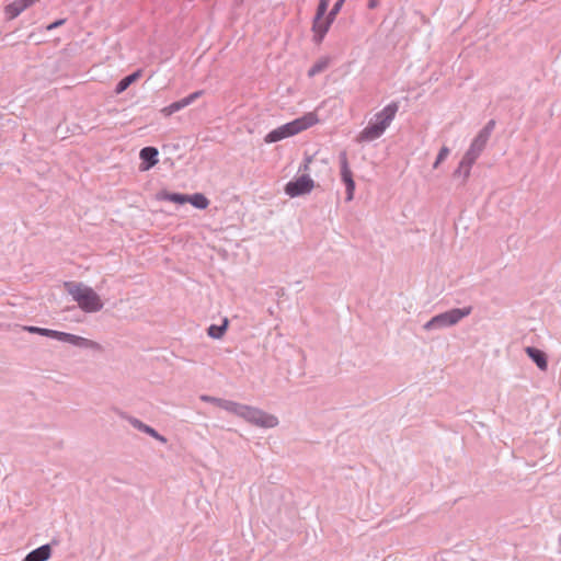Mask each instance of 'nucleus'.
<instances>
[{
    "label": "nucleus",
    "instance_id": "nucleus-10",
    "mask_svg": "<svg viewBox=\"0 0 561 561\" xmlns=\"http://www.w3.org/2000/svg\"><path fill=\"white\" fill-rule=\"evenodd\" d=\"M158 150L153 147H146L144 148L139 156H140V159H141V164H140V170L141 171H147L149 170L150 168H152L154 164L158 163Z\"/></svg>",
    "mask_w": 561,
    "mask_h": 561
},
{
    "label": "nucleus",
    "instance_id": "nucleus-12",
    "mask_svg": "<svg viewBox=\"0 0 561 561\" xmlns=\"http://www.w3.org/2000/svg\"><path fill=\"white\" fill-rule=\"evenodd\" d=\"M202 93H203L202 91H196L180 101L173 102L169 106L164 107L163 112L167 115H171V114L182 110L183 107L190 105L191 103H193Z\"/></svg>",
    "mask_w": 561,
    "mask_h": 561
},
{
    "label": "nucleus",
    "instance_id": "nucleus-21",
    "mask_svg": "<svg viewBox=\"0 0 561 561\" xmlns=\"http://www.w3.org/2000/svg\"><path fill=\"white\" fill-rule=\"evenodd\" d=\"M228 328V319H224L221 325H210L207 330V333L213 339H220L224 336Z\"/></svg>",
    "mask_w": 561,
    "mask_h": 561
},
{
    "label": "nucleus",
    "instance_id": "nucleus-1",
    "mask_svg": "<svg viewBox=\"0 0 561 561\" xmlns=\"http://www.w3.org/2000/svg\"><path fill=\"white\" fill-rule=\"evenodd\" d=\"M319 122V118L316 112H309L289 122L284 124L274 130L270 131L264 140H283L284 138L291 137L297 135L298 133L316 125Z\"/></svg>",
    "mask_w": 561,
    "mask_h": 561
},
{
    "label": "nucleus",
    "instance_id": "nucleus-31",
    "mask_svg": "<svg viewBox=\"0 0 561 561\" xmlns=\"http://www.w3.org/2000/svg\"><path fill=\"white\" fill-rule=\"evenodd\" d=\"M368 8L369 9H375L379 5V0H368Z\"/></svg>",
    "mask_w": 561,
    "mask_h": 561
},
{
    "label": "nucleus",
    "instance_id": "nucleus-32",
    "mask_svg": "<svg viewBox=\"0 0 561 561\" xmlns=\"http://www.w3.org/2000/svg\"><path fill=\"white\" fill-rule=\"evenodd\" d=\"M133 424H134L136 427H138L139 430H140V426H141V425H145L144 423H141V422L137 421V420H136V421H134V422H133Z\"/></svg>",
    "mask_w": 561,
    "mask_h": 561
},
{
    "label": "nucleus",
    "instance_id": "nucleus-23",
    "mask_svg": "<svg viewBox=\"0 0 561 561\" xmlns=\"http://www.w3.org/2000/svg\"><path fill=\"white\" fill-rule=\"evenodd\" d=\"M329 67V59L328 58H322L320 60H318L309 70H308V76L309 77H314L316 75L324 71L327 68Z\"/></svg>",
    "mask_w": 561,
    "mask_h": 561
},
{
    "label": "nucleus",
    "instance_id": "nucleus-6",
    "mask_svg": "<svg viewBox=\"0 0 561 561\" xmlns=\"http://www.w3.org/2000/svg\"><path fill=\"white\" fill-rule=\"evenodd\" d=\"M157 198L160 201H169L176 204L190 203L192 206L198 209H206L209 206V199L202 193L184 195L179 193H169L167 191H161L158 193Z\"/></svg>",
    "mask_w": 561,
    "mask_h": 561
},
{
    "label": "nucleus",
    "instance_id": "nucleus-17",
    "mask_svg": "<svg viewBox=\"0 0 561 561\" xmlns=\"http://www.w3.org/2000/svg\"><path fill=\"white\" fill-rule=\"evenodd\" d=\"M142 75L141 70H137L125 78H123L115 88V93L121 94L124 92L130 84L136 82Z\"/></svg>",
    "mask_w": 561,
    "mask_h": 561
},
{
    "label": "nucleus",
    "instance_id": "nucleus-7",
    "mask_svg": "<svg viewBox=\"0 0 561 561\" xmlns=\"http://www.w3.org/2000/svg\"><path fill=\"white\" fill-rule=\"evenodd\" d=\"M471 312V307L462 309H451L444 313L437 314L432 318L425 325L424 329L431 330L433 328H444L454 325L459 322L462 318L467 317Z\"/></svg>",
    "mask_w": 561,
    "mask_h": 561
},
{
    "label": "nucleus",
    "instance_id": "nucleus-5",
    "mask_svg": "<svg viewBox=\"0 0 561 561\" xmlns=\"http://www.w3.org/2000/svg\"><path fill=\"white\" fill-rule=\"evenodd\" d=\"M236 415L244 419L245 421L253 423L257 426L263 427H274L277 425V417L271 414H267L259 409L240 404L236 411Z\"/></svg>",
    "mask_w": 561,
    "mask_h": 561
},
{
    "label": "nucleus",
    "instance_id": "nucleus-8",
    "mask_svg": "<svg viewBox=\"0 0 561 561\" xmlns=\"http://www.w3.org/2000/svg\"><path fill=\"white\" fill-rule=\"evenodd\" d=\"M313 188V181L306 175H302L295 181H290L286 184L285 192L290 197L307 194Z\"/></svg>",
    "mask_w": 561,
    "mask_h": 561
},
{
    "label": "nucleus",
    "instance_id": "nucleus-9",
    "mask_svg": "<svg viewBox=\"0 0 561 561\" xmlns=\"http://www.w3.org/2000/svg\"><path fill=\"white\" fill-rule=\"evenodd\" d=\"M341 175L342 180L346 185V199L352 201L354 197V191H355V183L353 180L352 171L350 170L347 165V160L345 157L341 159Z\"/></svg>",
    "mask_w": 561,
    "mask_h": 561
},
{
    "label": "nucleus",
    "instance_id": "nucleus-20",
    "mask_svg": "<svg viewBox=\"0 0 561 561\" xmlns=\"http://www.w3.org/2000/svg\"><path fill=\"white\" fill-rule=\"evenodd\" d=\"M69 343L77 345V346H84V347H91V348H96V350L100 348V345L96 342L78 336V335H73V334H70Z\"/></svg>",
    "mask_w": 561,
    "mask_h": 561
},
{
    "label": "nucleus",
    "instance_id": "nucleus-28",
    "mask_svg": "<svg viewBox=\"0 0 561 561\" xmlns=\"http://www.w3.org/2000/svg\"><path fill=\"white\" fill-rule=\"evenodd\" d=\"M25 330H27L31 333H37V334L45 335V336H49V333L51 331L49 329H43V328H37V327H26Z\"/></svg>",
    "mask_w": 561,
    "mask_h": 561
},
{
    "label": "nucleus",
    "instance_id": "nucleus-13",
    "mask_svg": "<svg viewBox=\"0 0 561 561\" xmlns=\"http://www.w3.org/2000/svg\"><path fill=\"white\" fill-rule=\"evenodd\" d=\"M332 22L333 21H330L327 16L321 20L313 19L312 30L314 32V41L317 43H320L323 39Z\"/></svg>",
    "mask_w": 561,
    "mask_h": 561
},
{
    "label": "nucleus",
    "instance_id": "nucleus-19",
    "mask_svg": "<svg viewBox=\"0 0 561 561\" xmlns=\"http://www.w3.org/2000/svg\"><path fill=\"white\" fill-rule=\"evenodd\" d=\"M470 168L467 164V161H460L458 168L454 172V178L458 179L461 184L466 183L470 175Z\"/></svg>",
    "mask_w": 561,
    "mask_h": 561
},
{
    "label": "nucleus",
    "instance_id": "nucleus-30",
    "mask_svg": "<svg viewBox=\"0 0 561 561\" xmlns=\"http://www.w3.org/2000/svg\"><path fill=\"white\" fill-rule=\"evenodd\" d=\"M65 23V20H58V21H55L54 23L47 25V30L50 31V30H54L60 25H62Z\"/></svg>",
    "mask_w": 561,
    "mask_h": 561
},
{
    "label": "nucleus",
    "instance_id": "nucleus-4",
    "mask_svg": "<svg viewBox=\"0 0 561 561\" xmlns=\"http://www.w3.org/2000/svg\"><path fill=\"white\" fill-rule=\"evenodd\" d=\"M236 415L244 419L245 421L253 423L257 426L263 427H274L277 425V417L271 414H267L259 409L240 404L236 411Z\"/></svg>",
    "mask_w": 561,
    "mask_h": 561
},
{
    "label": "nucleus",
    "instance_id": "nucleus-25",
    "mask_svg": "<svg viewBox=\"0 0 561 561\" xmlns=\"http://www.w3.org/2000/svg\"><path fill=\"white\" fill-rule=\"evenodd\" d=\"M140 431L149 434L150 436H152L153 438H156L157 440H159L161 443L167 442V439L163 436L159 435L152 427H150L148 425H141Z\"/></svg>",
    "mask_w": 561,
    "mask_h": 561
},
{
    "label": "nucleus",
    "instance_id": "nucleus-22",
    "mask_svg": "<svg viewBox=\"0 0 561 561\" xmlns=\"http://www.w3.org/2000/svg\"><path fill=\"white\" fill-rule=\"evenodd\" d=\"M494 127L495 121H489L488 124L480 130V133L476 136L473 140H488L491 137Z\"/></svg>",
    "mask_w": 561,
    "mask_h": 561
},
{
    "label": "nucleus",
    "instance_id": "nucleus-27",
    "mask_svg": "<svg viewBox=\"0 0 561 561\" xmlns=\"http://www.w3.org/2000/svg\"><path fill=\"white\" fill-rule=\"evenodd\" d=\"M49 337H54L69 343L70 333L51 330L49 333Z\"/></svg>",
    "mask_w": 561,
    "mask_h": 561
},
{
    "label": "nucleus",
    "instance_id": "nucleus-16",
    "mask_svg": "<svg viewBox=\"0 0 561 561\" xmlns=\"http://www.w3.org/2000/svg\"><path fill=\"white\" fill-rule=\"evenodd\" d=\"M201 399L203 401L214 403L217 407H219L230 413H233V414H236V411L239 405V403H237V402L227 401V400H222V399H218V398H214V397H209V396H202Z\"/></svg>",
    "mask_w": 561,
    "mask_h": 561
},
{
    "label": "nucleus",
    "instance_id": "nucleus-18",
    "mask_svg": "<svg viewBox=\"0 0 561 561\" xmlns=\"http://www.w3.org/2000/svg\"><path fill=\"white\" fill-rule=\"evenodd\" d=\"M481 142H473L470 149L466 152L461 161H467L468 167L471 169V165L474 163L476 159L480 156L482 151Z\"/></svg>",
    "mask_w": 561,
    "mask_h": 561
},
{
    "label": "nucleus",
    "instance_id": "nucleus-29",
    "mask_svg": "<svg viewBox=\"0 0 561 561\" xmlns=\"http://www.w3.org/2000/svg\"><path fill=\"white\" fill-rule=\"evenodd\" d=\"M449 150L446 147H443L437 156V159L434 163V168H437L438 164L448 156Z\"/></svg>",
    "mask_w": 561,
    "mask_h": 561
},
{
    "label": "nucleus",
    "instance_id": "nucleus-26",
    "mask_svg": "<svg viewBox=\"0 0 561 561\" xmlns=\"http://www.w3.org/2000/svg\"><path fill=\"white\" fill-rule=\"evenodd\" d=\"M345 0H337L334 5L332 7L331 11L328 13L327 18L330 19V21H334L335 16L339 14L342 5L344 4Z\"/></svg>",
    "mask_w": 561,
    "mask_h": 561
},
{
    "label": "nucleus",
    "instance_id": "nucleus-11",
    "mask_svg": "<svg viewBox=\"0 0 561 561\" xmlns=\"http://www.w3.org/2000/svg\"><path fill=\"white\" fill-rule=\"evenodd\" d=\"M37 0H15L5 7V14L9 20L15 19L25 9L33 5Z\"/></svg>",
    "mask_w": 561,
    "mask_h": 561
},
{
    "label": "nucleus",
    "instance_id": "nucleus-14",
    "mask_svg": "<svg viewBox=\"0 0 561 561\" xmlns=\"http://www.w3.org/2000/svg\"><path fill=\"white\" fill-rule=\"evenodd\" d=\"M525 352L536 363L539 369L546 370L548 368L547 356L542 351L528 346Z\"/></svg>",
    "mask_w": 561,
    "mask_h": 561
},
{
    "label": "nucleus",
    "instance_id": "nucleus-3",
    "mask_svg": "<svg viewBox=\"0 0 561 561\" xmlns=\"http://www.w3.org/2000/svg\"><path fill=\"white\" fill-rule=\"evenodd\" d=\"M398 103L392 102L388 104L381 112L375 115V118L363 130L358 140H368L378 138L382 135L386 128L390 125L398 112Z\"/></svg>",
    "mask_w": 561,
    "mask_h": 561
},
{
    "label": "nucleus",
    "instance_id": "nucleus-15",
    "mask_svg": "<svg viewBox=\"0 0 561 561\" xmlns=\"http://www.w3.org/2000/svg\"><path fill=\"white\" fill-rule=\"evenodd\" d=\"M51 556V548L49 545H44L33 551H31L24 559V561H46Z\"/></svg>",
    "mask_w": 561,
    "mask_h": 561
},
{
    "label": "nucleus",
    "instance_id": "nucleus-2",
    "mask_svg": "<svg viewBox=\"0 0 561 561\" xmlns=\"http://www.w3.org/2000/svg\"><path fill=\"white\" fill-rule=\"evenodd\" d=\"M66 288L85 312H96L103 308L100 296L89 286L77 283H67Z\"/></svg>",
    "mask_w": 561,
    "mask_h": 561
},
{
    "label": "nucleus",
    "instance_id": "nucleus-24",
    "mask_svg": "<svg viewBox=\"0 0 561 561\" xmlns=\"http://www.w3.org/2000/svg\"><path fill=\"white\" fill-rule=\"evenodd\" d=\"M329 4H330V0H320L318 8H317L316 15L313 19H317V20L324 19V15L328 11Z\"/></svg>",
    "mask_w": 561,
    "mask_h": 561
}]
</instances>
